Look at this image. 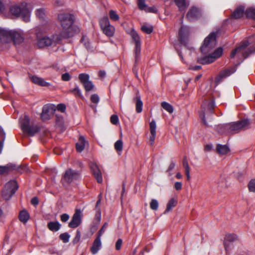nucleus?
Masks as SVG:
<instances>
[{"mask_svg":"<svg viewBox=\"0 0 255 255\" xmlns=\"http://www.w3.org/2000/svg\"><path fill=\"white\" fill-rule=\"evenodd\" d=\"M58 19L62 29L56 40H60L63 38H67L72 36L74 34L73 27L74 22L73 15L68 13H61L58 14Z\"/></svg>","mask_w":255,"mask_h":255,"instance_id":"nucleus-1","label":"nucleus"},{"mask_svg":"<svg viewBox=\"0 0 255 255\" xmlns=\"http://www.w3.org/2000/svg\"><path fill=\"white\" fill-rule=\"evenodd\" d=\"M30 3L22 2L20 5L12 4L9 8V14L15 17L21 16L25 22L30 20Z\"/></svg>","mask_w":255,"mask_h":255,"instance_id":"nucleus-2","label":"nucleus"},{"mask_svg":"<svg viewBox=\"0 0 255 255\" xmlns=\"http://www.w3.org/2000/svg\"><path fill=\"white\" fill-rule=\"evenodd\" d=\"M250 125V120L244 119L237 122L231 123L222 126L224 129H227L229 133L234 134L249 128Z\"/></svg>","mask_w":255,"mask_h":255,"instance_id":"nucleus-3","label":"nucleus"},{"mask_svg":"<svg viewBox=\"0 0 255 255\" xmlns=\"http://www.w3.org/2000/svg\"><path fill=\"white\" fill-rule=\"evenodd\" d=\"M250 44L248 41H245L241 45L234 49L231 53L230 58H234L236 56L239 59L243 61L246 59L248 55L252 53L255 52V48L251 49L249 48L248 50L246 48Z\"/></svg>","mask_w":255,"mask_h":255,"instance_id":"nucleus-4","label":"nucleus"},{"mask_svg":"<svg viewBox=\"0 0 255 255\" xmlns=\"http://www.w3.org/2000/svg\"><path fill=\"white\" fill-rule=\"evenodd\" d=\"M18 188V186L15 180H10L5 184L3 190L2 191V197L6 200L10 199L14 194Z\"/></svg>","mask_w":255,"mask_h":255,"instance_id":"nucleus-5","label":"nucleus"},{"mask_svg":"<svg viewBox=\"0 0 255 255\" xmlns=\"http://www.w3.org/2000/svg\"><path fill=\"white\" fill-rule=\"evenodd\" d=\"M216 36V33L212 32L205 39L203 45L200 47L202 53L207 54L215 47Z\"/></svg>","mask_w":255,"mask_h":255,"instance_id":"nucleus-6","label":"nucleus"},{"mask_svg":"<svg viewBox=\"0 0 255 255\" xmlns=\"http://www.w3.org/2000/svg\"><path fill=\"white\" fill-rule=\"evenodd\" d=\"M99 23L102 31L108 37H113L115 34V28L111 25L107 16H104L99 19Z\"/></svg>","mask_w":255,"mask_h":255,"instance_id":"nucleus-7","label":"nucleus"},{"mask_svg":"<svg viewBox=\"0 0 255 255\" xmlns=\"http://www.w3.org/2000/svg\"><path fill=\"white\" fill-rule=\"evenodd\" d=\"M223 54V49L221 47L217 48L211 54L207 56L198 57V63L203 65L209 64L213 63L216 59L219 58Z\"/></svg>","mask_w":255,"mask_h":255,"instance_id":"nucleus-8","label":"nucleus"},{"mask_svg":"<svg viewBox=\"0 0 255 255\" xmlns=\"http://www.w3.org/2000/svg\"><path fill=\"white\" fill-rule=\"evenodd\" d=\"M89 79V75L87 74L81 73L79 75V79L87 92L92 91L94 87V85Z\"/></svg>","mask_w":255,"mask_h":255,"instance_id":"nucleus-9","label":"nucleus"},{"mask_svg":"<svg viewBox=\"0 0 255 255\" xmlns=\"http://www.w3.org/2000/svg\"><path fill=\"white\" fill-rule=\"evenodd\" d=\"M64 179L68 183H71L80 178V174L78 171L68 169L64 174Z\"/></svg>","mask_w":255,"mask_h":255,"instance_id":"nucleus-10","label":"nucleus"},{"mask_svg":"<svg viewBox=\"0 0 255 255\" xmlns=\"http://www.w3.org/2000/svg\"><path fill=\"white\" fill-rule=\"evenodd\" d=\"M11 30L0 27V41L1 43H9L12 41Z\"/></svg>","mask_w":255,"mask_h":255,"instance_id":"nucleus-11","label":"nucleus"},{"mask_svg":"<svg viewBox=\"0 0 255 255\" xmlns=\"http://www.w3.org/2000/svg\"><path fill=\"white\" fill-rule=\"evenodd\" d=\"M81 223V211L80 210H76L72 218V220L69 223L68 226L71 228H75L78 227Z\"/></svg>","mask_w":255,"mask_h":255,"instance_id":"nucleus-12","label":"nucleus"},{"mask_svg":"<svg viewBox=\"0 0 255 255\" xmlns=\"http://www.w3.org/2000/svg\"><path fill=\"white\" fill-rule=\"evenodd\" d=\"M90 169L94 175L97 182L101 183L103 182V178L101 170L98 165L94 162H91L90 164Z\"/></svg>","mask_w":255,"mask_h":255,"instance_id":"nucleus-13","label":"nucleus"},{"mask_svg":"<svg viewBox=\"0 0 255 255\" xmlns=\"http://www.w3.org/2000/svg\"><path fill=\"white\" fill-rule=\"evenodd\" d=\"M236 71V67H232L230 69H227L221 71L216 77L215 80L216 82L217 83V84L220 83L222 81L223 79L230 76L232 74L234 73Z\"/></svg>","mask_w":255,"mask_h":255,"instance_id":"nucleus-14","label":"nucleus"},{"mask_svg":"<svg viewBox=\"0 0 255 255\" xmlns=\"http://www.w3.org/2000/svg\"><path fill=\"white\" fill-rule=\"evenodd\" d=\"M200 10L196 7H192L187 13L186 17L189 21H194L201 16Z\"/></svg>","mask_w":255,"mask_h":255,"instance_id":"nucleus-15","label":"nucleus"},{"mask_svg":"<svg viewBox=\"0 0 255 255\" xmlns=\"http://www.w3.org/2000/svg\"><path fill=\"white\" fill-rule=\"evenodd\" d=\"M52 43V39L48 37H38L37 40V45L39 48H43L50 46Z\"/></svg>","mask_w":255,"mask_h":255,"instance_id":"nucleus-16","label":"nucleus"},{"mask_svg":"<svg viewBox=\"0 0 255 255\" xmlns=\"http://www.w3.org/2000/svg\"><path fill=\"white\" fill-rule=\"evenodd\" d=\"M29 77L33 83L39 86L42 87H49L51 85L50 83L46 82L43 78L37 76L29 75Z\"/></svg>","mask_w":255,"mask_h":255,"instance_id":"nucleus-17","label":"nucleus"},{"mask_svg":"<svg viewBox=\"0 0 255 255\" xmlns=\"http://www.w3.org/2000/svg\"><path fill=\"white\" fill-rule=\"evenodd\" d=\"M12 41L14 43H20L23 41L24 37L22 32L15 30H11Z\"/></svg>","mask_w":255,"mask_h":255,"instance_id":"nucleus-18","label":"nucleus"},{"mask_svg":"<svg viewBox=\"0 0 255 255\" xmlns=\"http://www.w3.org/2000/svg\"><path fill=\"white\" fill-rule=\"evenodd\" d=\"M51 106L45 105L42 108V111L41 114V118L42 121L48 120L50 119L49 113L52 111Z\"/></svg>","mask_w":255,"mask_h":255,"instance_id":"nucleus-19","label":"nucleus"},{"mask_svg":"<svg viewBox=\"0 0 255 255\" xmlns=\"http://www.w3.org/2000/svg\"><path fill=\"white\" fill-rule=\"evenodd\" d=\"M101 246L102 243L101 241V238L100 237H97L91 248L92 254L93 255L96 254L101 248Z\"/></svg>","mask_w":255,"mask_h":255,"instance_id":"nucleus-20","label":"nucleus"},{"mask_svg":"<svg viewBox=\"0 0 255 255\" xmlns=\"http://www.w3.org/2000/svg\"><path fill=\"white\" fill-rule=\"evenodd\" d=\"M189 28L186 26H182L179 32V39L181 44L185 45L186 44V36L188 34Z\"/></svg>","mask_w":255,"mask_h":255,"instance_id":"nucleus-21","label":"nucleus"},{"mask_svg":"<svg viewBox=\"0 0 255 255\" xmlns=\"http://www.w3.org/2000/svg\"><path fill=\"white\" fill-rule=\"evenodd\" d=\"M19 123L20 124L21 128L23 132L30 127V119L28 116L24 115L23 117L19 119Z\"/></svg>","mask_w":255,"mask_h":255,"instance_id":"nucleus-22","label":"nucleus"},{"mask_svg":"<svg viewBox=\"0 0 255 255\" xmlns=\"http://www.w3.org/2000/svg\"><path fill=\"white\" fill-rule=\"evenodd\" d=\"M150 126V131L151 133V135L149 138V141L150 142V144L152 145L155 138L156 136V125L154 120H152L149 124Z\"/></svg>","mask_w":255,"mask_h":255,"instance_id":"nucleus-23","label":"nucleus"},{"mask_svg":"<svg viewBox=\"0 0 255 255\" xmlns=\"http://www.w3.org/2000/svg\"><path fill=\"white\" fill-rule=\"evenodd\" d=\"M237 240V236L235 234H228L226 236L224 245L227 251L229 247L230 243L235 242Z\"/></svg>","mask_w":255,"mask_h":255,"instance_id":"nucleus-24","label":"nucleus"},{"mask_svg":"<svg viewBox=\"0 0 255 255\" xmlns=\"http://www.w3.org/2000/svg\"><path fill=\"white\" fill-rule=\"evenodd\" d=\"M217 152L221 155L228 154L230 151V148L227 145L218 144L216 147Z\"/></svg>","mask_w":255,"mask_h":255,"instance_id":"nucleus-25","label":"nucleus"},{"mask_svg":"<svg viewBox=\"0 0 255 255\" xmlns=\"http://www.w3.org/2000/svg\"><path fill=\"white\" fill-rule=\"evenodd\" d=\"M40 127L36 125H32L24 132L30 136H33L40 131Z\"/></svg>","mask_w":255,"mask_h":255,"instance_id":"nucleus-26","label":"nucleus"},{"mask_svg":"<svg viewBox=\"0 0 255 255\" xmlns=\"http://www.w3.org/2000/svg\"><path fill=\"white\" fill-rule=\"evenodd\" d=\"M86 141L83 136H80L79 140L76 144V149L78 152H82L85 146Z\"/></svg>","mask_w":255,"mask_h":255,"instance_id":"nucleus-27","label":"nucleus"},{"mask_svg":"<svg viewBox=\"0 0 255 255\" xmlns=\"http://www.w3.org/2000/svg\"><path fill=\"white\" fill-rule=\"evenodd\" d=\"M174 2L181 12H184L186 7L189 5V4L187 3L185 0H174Z\"/></svg>","mask_w":255,"mask_h":255,"instance_id":"nucleus-28","label":"nucleus"},{"mask_svg":"<svg viewBox=\"0 0 255 255\" xmlns=\"http://www.w3.org/2000/svg\"><path fill=\"white\" fill-rule=\"evenodd\" d=\"M245 8L243 6L237 7L232 15V16L235 18H239L243 16L244 14Z\"/></svg>","mask_w":255,"mask_h":255,"instance_id":"nucleus-29","label":"nucleus"},{"mask_svg":"<svg viewBox=\"0 0 255 255\" xmlns=\"http://www.w3.org/2000/svg\"><path fill=\"white\" fill-rule=\"evenodd\" d=\"M47 227L50 231L56 232L60 229L61 224L58 221L50 222L47 224Z\"/></svg>","mask_w":255,"mask_h":255,"instance_id":"nucleus-30","label":"nucleus"},{"mask_svg":"<svg viewBox=\"0 0 255 255\" xmlns=\"http://www.w3.org/2000/svg\"><path fill=\"white\" fill-rule=\"evenodd\" d=\"M29 217V214L26 210H22L19 213V219L24 224L27 223Z\"/></svg>","mask_w":255,"mask_h":255,"instance_id":"nucleus-31","label":"nucleus"},{"mask_svg":"<svg viewBox=\"0 0 255 255\" xmlns=\"http://www.w3.org/2000/svg\"><path fill=\"white\" fill-rule=\"evenodd\" d=\"M134 101L136 102V111L137 113H140L142 112V102L140 100V96H136L134 98Z\"/></svg>","mask_w":255,"mask_h":255,"instance_id":"nucleus-32","label":"nucleus"},{"mask_svg":"<svg viewBox=\"0 0 255 255\" xmlns=\"http://www.w3.org/2000/svg\"><path fill=\"white\" fill-rule=\"evenodd\" d=\"M177 203V201L173 198L171 199L167 204V207L164 213L169 212L173 208H174Z\"/></svg>","mask_w":255,"mask_h":255,"instance_id":"nucleus-33","label":"nucleus"},{"mask_svg":"<svg viewBox=\"0 0 255 255\" xmlns=\"http://www.w3.org/2000/svg\"><path fill=\"white\" fill-rule=\"evenodd\" d=\"M13 167L11 164H7L4 166L0 165V174L7 173Z\"/></svg>","mask_w":255,"mask_h":255,"instance_id":"nucleus-34","label":"nucleus"},{"mask_svg":"<svg viewBox=\"0 0 255 255\" xmlns=\"http://www.w3.org/2000/svg\"><path fill=\"white\" fill-rule=\"evenodd\" d=\"M135 50H134V53H135V62H137L139 58V54L140 52V49H141V44L140 42L135 43Z\"/></svg>","mask_w":255,"mask_h":255,"instance_id":"nucleus-35","label":"nucleus"},{"mask_svg":"<svg viewBox=\"0 0 255 255\" xmlns=\"http://www.w3.org/2000/svg\"><path fill=\"white\" fill-rule=\"evenodd\" d=\"M69 92L74 94L76 96H79L82 98H83L81 91L77 85H75V88L73 89H70Z\"/></svg>","mask_w":255,"mask_h":255,"instance_id":"nucleus-36","label":"nucleus"},{"mask_svg":"<svg viewBox=\"0 0 255 255\" xmlns=\"http://www.w3.org/2000/svg\"><path fill=\"white\" fill-rule=\"evenodd\" d=\"M161 107L169 113H172L173 112L172 106L166 102H163L161 103Z\"/></svg>","mask_w":255,"mask_h":255,"instance_id":"nucleus-37","label":"nucleus"},{"mask_svg":"<svg viewBox=\"0 0 255 255\" xmlns=\"http://www.w3.org/2000/svg\"><path fill=\"white\" fill-rule=\"evenodd\" d=\"M109 17L111 20L113 21H118L120 19V16L114 10H110L109 11Z\"/></svg>","mask_w":255,"mask_h":255,"instance_id":"nucleus-38","label":"nucleus"},{"mask_svg":"<svg viewBox=\"0 0 255 255\" xmlns=\"http://www.w3.org/2000/svg\"><path fill=\"white\" fill-rule=\"evenodd\" d=\"M246 15L247 17L255 19V9L249 8L246 10Z\"/></svg>","mask_w":255,"mask_h":255,"instance_id":"nucleus-39","label":"nucleus"},{"mask_svg":"<svg viewBox=\"0 0 255 255\" xmlns=\"http://www.w3.org/2000/svg\"><path fill=\"white\" fill-rule=\"evenodd\" d=\"M205 105H202L201 106V113L200 114V118L202 119V122H203L204 124L205 125H207V122L205 119V116H206V111L205 109Z\"/></svg>","mask_w":255,"mask_h":255,"instance_id":"nucleus-40","label":"nucleus"},{"mask_svg":"<svg viewBox=\"0 0 255 255\" xmlns=\"http://www.w3.org/2000/svg\"><path fill=\"white\" fill-rule=\"evenodd\" d=\"M115 149L118 151H122L123 150V143L122 140H117L114 145Z\"/></svg>","mask_w":255,"mask_h":255,"instance_id":"nucleus-41","label":"nucleus"},{"mask_svg":"<svg viewBox=\"0 0 255 255\" xmlns=\"http://www.w3.org/2000/svg\"><path fill=\"white\" fill-rule=\"evenodd\" d=\"M70 237V236L68 233H62L59 236L60 240H61L64 243L69 242Z\"/></svg>","mask_w":255,"mask_h":255,"instance_id":"nucleus-42","label":"nucleus"},{"mask_svg":"<svg viewBox=\"0 0 255 255\" xmlns=\"http://www.w3.org/2000/svg\"><path fill=\"white\" fill-rule=\"evenodd\" d=\"M159 206L158 202L156 199H152L150 203V208L152 210H157Z\"/></svg>","mask_w":255,"mask_h":255,"instance_id":"nucleus-43","label":"nucleus"},{"mask_svg":"<svg viewBox=\"0 0 255 255\" xmlns=\"http://www.w3.org/2000/svg\"><path fill=\"white\" fill-rule=\"evenodd\" d=\"M141 30L147 34H150L153 31V27L151 25H143L141 27Z\"/></svg>","mask_w":255,"mask_h":255,"instance_id":"nucleus-44","label":"nucleus"},{"mask_svg":"<svg viewBox=\"0 0 255 255\" xmlns=\"http://www.w3.org/2000/svg\"><path fill=\"white\" fill-rule=\"evenodd\" d=\"M137 5L139 8L141 10H145L147 8V5L145 4L144 0H138Z\"/></svg>","mask_w":255,"mask_h":255,"instance_id":"nucleus-45","label":"nucleus"},{"mask_svg":"<svg viewBox=\"0 0 255 255\" xmlns=\"http://www.w3.org/2000/svg\"><path fill=\"white\" fill-rule=\"evenodd\" d=\"M130 35L132 39L134 40V43L140 42L139 37L135 31H131L130 32Z\"/></svg>","mask_w":255,"mask_h":255,"instance_id":"nucleus-46","label":"nucleus"},{"mask_svg":"<svg viewBox=\"0 0 255 255\" xmlns=\"http://www.w3.org/2000/svg\"><path fill=\"white\" fill-rule=\"evenodd\" d=\"M108 223H107V222L105 223L103 225V226L102 227V228L100 229V230L98 232L97 237H100L101 238L102 235L104 234L105 230L108 228Z\"/></svg>","mask_w":255,"mask_h":255,"instance_id":"nucleus-47","label":"nucleus"},{"mask_svg":"<svg viewBox=\"0 0 255 255\" xmlns=\"http://www.w3.org/2000/svg\"><path fill=\"white\" fill-rule=\"evenodd\" d=\"M183 166L185 169V172L190 171V168L189 166L186 156H185L183 159Z\"/></svg>","mask_w":255,"mask_h":255,"instance_id":"nucleus-48","label":"nucleus"},{"mask_svg":"<svg viewBox=\"0 0 255 255\" xmlns=\"http://www.w3.org/2000/svg\"><path fill=\"white\" fill-rule=\"evenodd\" d=\"M208 113L209 114H212L213 112V110L215 107V103L214 101H212L209 102L208 104Z\"/></svg>","mask_w":255,"mask_h":255,"instance_id":"nucleus-49","label":"nucleus"},{"mask_svg":"<svg viewBox=\"0 0 255 255\" xmlns=\"http://www.w3.org/2000/svg\"><path fill=\"white\" fill-rule=\"evenodd\" d=\"M249 189L251 192H255V179L252 180L248 184Z\"/></svg>","mask_w":255,"mask_h":255,"instance_id":"nucleus-50","label":"nucleus"},{"mask_svg":"<svg viewBox=\"0 0 255 255\" xmlns=\"http://www.w3.org/2000/svg\"><path fill=\"white\" fill-rule=\"evenodd\" d=\"M44 10L43 8L37 9L36 11V15L40 18H42L44 15Z\"/></svg>","mask_w":255,"mask_h":255,"instance_id":"nucleus-51","label":"nucleus"},{"mask_svg":"<svg viewBox=\"0 0 255 255\" xmlns=\"http://www.w3.org/2000/svg\"><path fill=\"white\" fill-rule=\"evenodd\" d=\"M110 121L111 123L115 125H117L119 122V118L116 115H113L111 117Z\"/></svg>","mask_w":255,"mask_h":255,"instance_id":"nucleus-52","label":"nucleus"},{"mask_svg":"<svg viewBox=\"0 0 255 255\" xmlns=\"http://www.w3.org/2000/svg\"><path fill=\"white\" fill-rule=\"evenodd\" d=\"M90 99L92 102L95 104H98L100 100L99 96L96 94L92 95Z\"/></svg>","mask_w":255,"mask_h":255,"instance_id":"nucleus-53","label":"nucleus"},{"mask_svg":"<svg viewBox=\"0 0 255 255\" xmlns=\"http://www.w3.org/2000/svg\"><path fill=\"white\" fill-rule=\"evenodd\" d=\"M80 238H81L80 232L79 230H77L76 232V236L73 240V244H76L77 243H78L79 242V241L80 240Z\"/></svg>","mask_w":255,"mask_h":255,"instance_id":"nucleus-54","label":"nucleus"},{"mask_svg":"<svg viewBox=\"0 0 255 255\" xmlns=\"http://www.w3.org/2000/svg\"><path fill=\"white\" fill-rule=\"evenodd\" d=\"M61 79L63 81H69L71 79V76L69 73H65L62 75Z\"/></svg>","mask_w":255,"mask_h":255,"instance_id":"nucleus-55","label":"nucleus"},{"mask_svg":"<svg viewBox=\"0 0 255 255\" xmlns=\"http://www.w3.org/2000/svg\"><path fill=\"white\" fill-rule=\"evenodd\" d=\"M123 244V240L121 239H119L116 243V249L118 251L120 250Z\"/></svg>","mask_w":255,"mask_h":255,"instance_id":"nucleus-56","label":"nucleus"},{"mask_svg":"<svg viewBox=\"0 0 255 255\" xmlns=\"http://www.w3.org/2000/svg\"><path fill=\"white\" fill-rule=\"evenodd\" d=\"M69 219V216L66 213L62 214L60 216V220L63 222H67Z\"/></svg>","mask_w":255,"mask_h":255,"instance_id":"nucleus-57","label":"nucleus"},{"mask_svg":"<svg viewBox=\"0 0 255 255\" xmlns=\"http://www.w3.org/2000/svg\"><path fill=\"white\" fill-rule=\"evenodd\" d=\"M57 109L59 111L64 112L66 110V107L64 104H60L58 105Z\"/></svg>","mask_w":255,"mask_h":255,"instance_id":"nucleus-58","label":"nucleus"},{"mask_svg":"<svg viewBox=\"0 0 255 255\" xmlns=\"http://www.w3.org/2000/svg\"><path fill=\"white\" fill-rule=\"evenodd\" d=\"M182 183L180 182H176L174 184V188L176 190H180L182 188Z\"/></svg>","mask_w":255,"mask_h":255,"instance_id":"nucleus-59","label":"nucleus"},{"mask_svg":"<svg viewBox=\"0 0 255 255\" xmlns=\"http://www.w3.org/2000/svg\"><path fill=\"white\" fill-rule=\"evenodd\" d=\"M38 203H39V201H38V198L36 197H34L31 199V203L32 205L36 206V205H38Z\"/></svg>","mask_w":255,"mask_h":255,"instance_id":"nucleus-60","label":"nucleus"},{"mask_svg":"<svg viewBox=\"0 0 255 255\" xmlns=\"http://www.w3.org/2000/svg\"><path fill=\"white\" fill-rule=\"evenodd\" d=\"M145 11L147 12L155 13L156 12V10L154 7H147Z\"/></svg>","mask_w":255,"mask_h":255,"instance_id":"nucleus-61","label":"nucleus"},{"mask_svg":"<svg viewBox=\"0 0 255 255\" xmlns=\"http://www.w3.org/2000/svg\"><path fill=\"white\" fill-rule=\"evenodd\" d=\"M175 166V163L174 162H171L167 169V172H170Z\"/></svg>","mask_w":255,"mask_h":255,"instance_id":"nucleus-62","label":"nucleus"},{"mask_svg":"<svg viewBox=\"0 0 255 255\" xmlns=\"http://www.w3.org/2000/svg\"><path fill=\"white\" fill-rule=\"evenodd\" d=\"M212 144H207L205 146L204 149L205 150L207 151H209L211 150L212 148Z\"/></svg>","mask_w":255,"mask_h":255,"instance_id":"nucleus-63","label":"nucleus"},{"mask_svg":"<svg viewBox=\"0 0 255 255\" xmlns=\"http://www.w3.org/2000/svg\"><path fill=\"white\" fill-rule=\"evenodd\" d=\"M96 218L98 221L101 220V212L98 211L96 214Z\"/></svg>","mask_w":255,"mask_h":255,"instance_id":"nucleus-64","label":"nucleus"}]
</instances>
